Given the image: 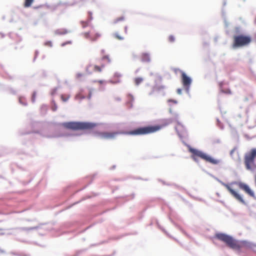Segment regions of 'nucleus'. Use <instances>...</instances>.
<instances>
[{
	"mask_svg": "<svg viewBox=\"0 0 256 256\" xmlns=\"http://www.w3.org/2000/svg\"><path fill=\"white\" fill-rule=\"evenodd\" d=\"M114 36L118 40H123L124 39V36L123 35H120L118 32L114 33Z\"/></svg>",
	"mask_w": 256,
	"mask_h": 256,
	"instance_id": "f3484780",
	"label": "nucleus"
},
{
	"mask_svg": "<svg viewBox=\"0 0 256 256\" xmlns=\"http://www.w3.org/2000/svg\"><path fill=\"white\" fill-rule=\"evenodd\" d=\"M244 164L247 170L254 171L256 169V148H252L244 155Z\"/></svg>",
	"mask_w": 256,
	"mask_h": 256,
	"instance_id": "7ed1b4c3",
	"label": "nucleus"
},
{
	"mask_svg": "<svg viewBox=\"0 0 256 256\" xmlns=\"http://www.w3.org/2000/svg\"><path fill=\"white\" fill-rule=\"evenodd\" d=\"M56 108H57V107L56 106V104H54V106H52V110L53 111L56 110Z\"/></svg>",
	"mask_w": 256,
	"mask_h": 256,
	"instance_id": "cd10ccee",
	"label": "nucleus"
},
{
	"mask_svg": "<svg viewBox=\"0 0 256 256\" xmlns=\"http://www.w3.org/2000/svg\"><path fill=\"white\" fill-rule=\"evenodd\" d=\"M110 62L108 56H104L99 60L100 65L90 64L86 67V71L88 74H91L93 72H100L102 68Z\"/></svg>",
	"mask_w": 256,
	"mask_h": 256,
	"instance_id": "39448f33",
	"label": "nucleus"
},
{
	"mask_svg": "<svg viewBox=\"0 0 256 256\" xmlns=\"http://www.w3.org/2000/svg\"><path fill=\"white\" fill-rule=\"evenodd\" d=\"M82 74H78L77 76H78V77H80V76H82Z\"/></svg>",
	"mask_w": 256,
	"mask_h": 256,
	"instance_id": "473e14b6",
	"label": "nucleus"
},
{
	"mask_svg": "<svg viewBox=\"0 0 256 256\" xmlns=\"http://www.w3.org/2000/svg\"><path fill=\"white\" fill-rule=\"evenodd\" d=\"M97 82L100 84H102L104 83V81L102 80H98Z\"/></svg>",
	"mask_w": 256,
	"mask_h": 256,
	"instance_id": "c756f323",
	"label": "nucleus"
},
{
	"mask_svg": "<svg viewBox=\"0 0 256 256\" xmlns=\"http://www.w3.org/2000/svg\"><path fill=\"white\" fill-rule=\"evenodd\" d=\"M234 184H237L240 189L244 190L249 196H250L252 197H254V192L250 188L248 185L241 182H235Z\"/></svg>",
	"mask_w": 256,
	"mask_h": 256,
	"instance_id": "9b49d317",
	"label": "nucleus"
},
{
	"mask_svg": "<svg viewBox=\"0 0 256 256\" xmlns=\"http://www.w3.org/2000/svg\"><path fill=\"white\" fill-rule=\"evenodd\" d=\"M44 45L46 46H50V47H52V42L50 41H48V42H46L44 44Z\"/></svg>",
	"mask_w": 256,
	"mask_h": 256,
	"instance_id": "393cba45",
	"label": "nucleus"
},
{
	"mask_svg": "<svg viewBox=\"0 0 256 256\" xmlns=\"http://www.w3.org/2000/svg\"><path fill=\"white\" fill-rule=\"evenodd\" d=\"M64 126L73 130H92L96 126V124L90 122H69L64 124Z\"/></svg>",
	"mask_w": 256,
	"mask_h": 256,
	"instance_id": "423d86ee",
	"label": "nucleus"
},
{
	"mask_svg": "<svg viewBox=\"0 0 256 256\" xmlns=\"http://www.w3.org/2000/svg\"><path fill=\"white\" fill-rule=\"evenodd\" d=\"M124 20V16H120L116 20V22H118L120 20Z\"/></svg>",
	"mask_w": 256,
	"mask_h": 256,
	"instance_id": "a878e982",
	"label": "nucleus"
},
{
	"mask_svg": "<svg viewBox=\"0 0 256 256\" xmlns=\"http://www.w3.org/2000/svg\"><path fill=\"white\" fill-rule=\"evenodd\" d=\"M36 95V92H34L32 93V100L33 102H35Z\"/></svg>",
	"mask_w": 256,
	"mask_h": 256,
	"instance_id": "5701e85b",
	"label": "nucleus"
},
{
	"mask_svg": "<svg viewBox=\"0 0 256 256\" xmlns=\"http://www.w3.org/2000/svg\"><path fill=\"white\" fill-rule=\"evenodd\" d=\"M223 185L235 198L244 204V201L240 195L236 191L234 190L229 184H223Z\"/></svg>",
	"mask_w": 256,
	"mask_h": 256,
	"instance_id": "1a4fd4ad",
	"label": "nucleus"
},
{
	"mask_svg": "<svg viewBox=\"0 0 256 256\" xmlns=\"http://www.w3.org/2000/svg\"><path fill=\"white\" fill-rule=\"evenodd\" d=\"M230 155L232 158L235 160L240 161V160L239 154L236 150V148H234L230 152Z\"/></svg>",
	"mask_w": 256,
	"mask_h": 256,
	"instance_id": "ddd939ff",
	"label": "nucleus"
},
{
	"mask_svg": "<svg viewBox=\"0 0 256 256\" xmlns=\"http://www.w3.org/2000/svg\"><path fill=\"white\" fill-rule=\"evenodd\" d=\"M70 31L64 28H61L56 30L54 32V33L56 35H64L67 34Z\"/></svg>",
	"mask_w": 256,
	"mask_h": 256,
	"instance_id": "4468645a",
	"label": "nucleus"
},
{
	"mask_svg": "<svg viewBox=\"0 0 256 256\" xmlns=\"http://www.w3.org/2000/svg\"><path fill=\"white\" fill-rule=\"evenodd\" d=\"M166 125V124L155 125L139 128L133 130L128 132L126 134L130 135H144L149 134L160 130Z\"/></svg>",
	"mask_w": 256,
	"mask_h": 256,
	"instance_id": "20e7f679",
	"label": "nucleus"
},
{
	"mask_svg": "<svg viewBox=\"0 0 256 256\" xmlns=\"http://www.w3.org/2000/svg\"><path fill=\"white\" fill-rule=\"evenodd\" d=\"M72 44V42L71 40H69L68 42H63L61 44L62 46H64L66 44Z\"/></svg>",
	"mask_w": 256,
	"mask_h": 256,
	"instance_id": "b1692460",
	"label": "nucleus"
},
{
	"mask_svg": "<svg viewBox=\"0 0 256 256\" xmlns=\"http://www.w3.org/2000/svg\"><path fill=\"white\" fill-rule=\"evenodd\" d=\"M216 238L224 242L230 248L240 252L242 248L250 249L252 248V244L246 240H238L232 236L224 234L218 233Z\"/></svg>",
	"mask_w": 256,
	"mask_h": 256,
	"instance_id": "f257e3e1",
	"label": "nucleus"
},
{
	"mask_svg": "<svg viewBox=\"0 0 256 256\" xmlns=\"http://www.w3.org/2000/svg\"><path fill=\"white\" fill-rule=\"evenodd\" d=\"M34 0H24V6L26 8L31 6Z\"/></svg>",
	"mask_w": 256,
	"mask_h": 256,
	"instance_id": "dca6fc26",
	"label": "nucleus"
},
{
	"mask_svg": "<svg viewBox=\"0 0 256 256\" xmlns=\"http://www.w3.org/2000/svg\"><path fill=\"white\" fill-rule=\"evenodd\" d=\"M80 24L83 28H84L86 26H90V20L81 21Z\"/></svg>",
	"mask_w": 256,
	"mask_h": 256,
	"instance_id": "a211bd4d",
	"label": "nucleus"
},
{
	"mask_svg": "<svg viewBox=\"0 0 256 256\" xmlns=\"http://www.w3.org/2000/svg\"><path fill=\"white\" fill-rule=\"evenodd\" d=\"M142 61L145 62H150V57L148 54L143 53L141 55Z\"/></svg>",
	"mask_w": 256,
	"mask_h": 256,
	"instance_id": "2eb2a0df",
	"label": "nucleus"
},
{
	"mask_svg": "<svg viewBox=\"0 0 256 256\" xmlns=\"http://www.w3.org/2000/svg\"><path fill=\"white\" fill-rule=\"evenodd\" d=\"M252 41L249 36L240 34L234 36L232 46L234 48L244 46L248 45Z\"/></svg>",
	"mask_w": 256,
	"mask_h": 256,
	"instance_id": "0eeeda50",
	"label": "nucleus"
},
{
	"mask_svg": "<svg viewBox=\"0 0 256 256\" xmlns=\"http://www.w3.org/2000/svg\"><path fill=\"white\" fill-rule=\"evenodd\" d=\"M168 102H173V103H174V104H176V103H177L176 100H168Z\"/></svg>",
	"mask_w": 256,
	"mask_h": 256,
	"instance_id": "bb28decb",
	"label": "nucleus"
},
{
	"mask_svg": "<svg viewBox=\"0 0 256 256\" xmlns=\"http://www.w3.org/2000/svg\"><path fill=\"white\" fill-rule=\"evenodd\" d=\"M143 80L144 79L142 78H134V83L136 86H138Z\"/></svg>",
	"mask_w": 256,
	"mask_h": 256,
	"instance_id": "aec40b11",
	"label": "nucleus"
},
{
	"mask_svg": "<svg viewBox=\"0 0 256 256\" xmlns=\"http://www.w3.org/2000/svg\"><path fill=\"white\" fill-rule=\"evenodd\" d=\"M168 39V41L170 42H173L175 40V38H174V36H173L172 35L170 36Z\"/></svg>",
	"mask_w": 256,
	"mask_h": 256,
	"instance_id": "4be33fe9",
	"label": "nucleus"
},
{
	"mask_svg": "<svg viewBox=\"0 0 256 256\" xmlns=\"http://www.w3.org/2000/svg\"><path fill=\"white\" fill-rule=\"evenodd\" d=\"M82 35L84 38L91 41H95L101 36L100 34L97 32L93 27H91L88 32H83Z\"/></svg>",
	"mask_w": 256,
	"mask_h": 256,
	"instance_id": "6e6552de",
	"label": "nucleus"
},
{
	"mask_svg": "<svg viewBox=\"0 0 256 256\" xmlns=\"http://www.w3.org/2000/svg\"><path fill=\"white\" fill-rule=\"evenodd\" d=\"M114 76L119 78V77L121 76V75L120 74H116L115 75H114Z\"/></svg>",
	"mask_w": 256,
	"mask_h": 256,
	"instance_id": "2f4dec72",
	"label": "nucleus"
},
{
	"mask_svg": "<svg viewBox=\"0 0 256 256\" xmlns=\"http://www.w3.org/2000/svg\"><path fill=\"white\" fill-rule=\"evenodd\" d=\"M164 88V86H154L153 88L152 92H156L160 91L161 90H163Z\"/></svg>",
	"mask_w": 256,
	"mask_h": 256,
	"instance_id": "412c9836",
	"label": "nucleus"
},
{
	"mask_svg": "<svg viewBox=\"0 0 256 256\" xmlns=\"http://www.w3.org/2000/svg\"><path fill=\"white\" fill-rule=\"evenodd\" d=\"M120 132H103L100 133V136L103 139L109 140L114 138L116 135L122 134Z\"/></svg>",
	"mask_w": 256,
	"mask_h": 256,
	"instance_id": "f8f14e48",
	"label": "nucleus"
},
{
	"mask_svg": "<svg viewBox=\"0 0 256 256\" xmlns=\"http://www.w3.org/2000/svg\"><path fill=\"white\" fill-rule=\"evenodd\" d=\"M188 150L192 154V158L195 162H198V158H200L206 162L213 164H218L220 162V160L214 158L202 151L192 148H190Z\"/></svg>",
	"mask_w": 256,
	"mask_h": 256,
	"instance_id": "f03ea898",
	"label": "nucleus"
},
{
	"mask_svg": "<svg viewBox=\"0 0 256 256\" xmlns=\"http://www.w3.org/2000/svg\"><path fill=\"white\" fill-rule=\"evenodd\" d=\"M127 32H128V27L126 26L124 27V33L127 34Z\"/></svg>",
	"mask_w": 256,
	"mask_h": 256,
	"instance_id": "7c9ffc66",
	"label": "nucleus"
},
{
	"mask_svg": "<svg viewBox=\"0 0 256 256\" xmlns=\"http://www.w3.org/2000/svg\"><path fill=\"white\" fill-rule=\"evenodd\" d=\"M182 82L184 87L188 90L192 83V80L183 72H182Z\"/></svg>",
	"mask_w": 256,
	"mask_h": 256,
	"instance_id": "9d476101",
	"label": "nucleus"
},
{
	"mask_svg": "<svg viewBox=\"0 0 256 256\" xmlns=\"http://www.w3.org/2000/svg\"><path fill=\"white\" fill-rule=\"evenodd\" d=\"M60 97L62 100L64 102H66L69 99L70 96L68 94H62Z\"/></svg>",
	"mask_w": 256,
	"mask_h": 256,
	"instance_id": "6ab92c4d",
	"label": "nucleus"
},
{
	"mask_svg": "<svg viewBox=\"0 0 256 256\" xmlns=\"http://www.w3.org/2000/svg\"><path fill=\"white\" fill-rule=\"evenodd\" d=\"M177 93L179 94H182V90L180 88H178L177 90Z\"/></svg>",
	"mask_w": 256,
	"mask_h": 256,
	"instance_id": "c85d7f7f",
	"label": "nucleus"
},
{
	"mask_svg": "<svg viewBox=\"0 0 256 256\" xmlns=\"http://www.w3.org/2000/svg\"><path fill=\"white\" fill-rule=\"evenodd\" d=\"M255 182H256V176H255Z\"/></svg>",
	"mask_w": 256,
	"mask_h": 256,
	"instance_id": "72a5a7b5",
	"label": "nucleus"
}]
</instances>
